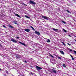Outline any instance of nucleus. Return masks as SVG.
<instances>
[{"label": "nucleus", "mask_w": 76, "mask_h": 76, "mask_svg": "<svg viewBox=\"0 0 76 76\" xmlns=\"http://www.w3.org/2000/svg\"><path fill=\"white\" fill-rule=\"evenodd\" d=\"M42 18H43V19H46V20H50V18H48V17H47L46 16H44L42 15Z\"/></svg>", "instance_id": "obj_1"}, {"label": "nucleus", "mask_w": 76, "mask_h": 76, "mask_svg": "<svg viewBox=\"0 0 76 76\" xmlns=\"http://www.w3.org/2000/svg\"><path fill=\"white\" fill-rule=\"evenodd\" d=\"M15 57L17 59H19V58H20V56L19 55H18V54H16Z\"/></svg>", "instance_id": "obj_2"}, {"label": "nucleus", "mask_w": 76, "mask_h": 76, "mask_svg": "<svg viewBox=\"0 0 76 76\" xmlns=\"http://www.w3.org/2000/svg\"><path fill=\"white\" fill-rule=\"evenodd\" d=\"M36 69H37V70L42 69V68L41 67H39V66H38L36 65Z\"/></svg>", "instance_id": "obj_3"}, {"label": "nucleus", "mask_w": 76, "mask_h": 76, "mask_svg": "<svg viewBox=\"0 0 76 76\" xmlns=\"http://www.w3.org/2000/svg\"><path fill=\"white\" fill-rule=\"evenodd\" d=\"M29 2L30 4H36V3L35 2L32 1H30Z\"/></svg>", "instance_id": "obj_4"}, {"label": "nucleus", "mask_w": 76, "mask_h": 76, "mask_svg": "<svg viewBox=\"0 0 76 76\" xmlns=\"http://www.w3.org/2000/svg\"><path fill=\"white\" fill-rule=\"evenodd\" d=\"M11 41H12V42H15V43H16V42H17V41L13 39H11Z\"/></svg>", "instance_id": "obj_5"}, {"label": "nucleus", "mask_w": 76, "mask_h": 76, "mask_svg": "<svg viewBox=\"0 0 76 76\" xmlns=\"http://www.w3.org/2000/svg\"><path fill=\"white\" fill-rule=\"evenodd\" d=\"M34 33L36 34H37V35H40V33L38 31H35L34 32Z\"/></svg>", "instance_id": "obj_6"}, {"label": "nucleus", "mask_w": 76, "mask_h": 76, "mask_svg": "<svg viewBox=\"0 0 76 76\" xmlns=\"http://www.w3.org/2000/svg\"><path fill=\"white\" fill-rule=\"evenodd\" d=\"M24 31L26 32H29V31H30V29L28 28H26L25 29Z\"/></svg>", "instance_id": "obj_7"}, {"label": "nucleus", "mask_w": 76, "mask_h": 76, "mask_svg": "<svg viewBox=\"0 0 76 76\" xmlns=\"http://www.w3.org/2000/svg\"><path fill=\"white\" fill-rule=\"evenodd\" d=\"M19 43H20V44H22V45H24V46H25L26 45H25V44L24 43H22V42H19Z\"/></svg>", "instance_id": "obj_8"}, {"label": "nucleus", "mask_w": 76, "mask_h": 76, "mask_svg": "<svg viewBox=\"0 0 76 76\" xmlns=\"http://www.w3.org/2000/svg\"><path fill=\"white\" fill-rule=\"evenodd\" d=\"M52 72H53V73H57V71H56V70H55L52 69Z\"/></svg>", "instance_id": "obj_9"}, {"label": "nucleus", "mask_w": 76, "mask_h": 76, "mask_svg": "<svg viewBox=\"0 0 76 76\" xmlns=\"http://www.w3.org/2000/svg\"><path fill=\"white\" fill-rule=\"evenodd\" d=\"M15 15L16 16H17V17L20 18H21V17H20V15H19L18 14H15Z\"/></svg>", "instance_id": "obj_10"}, {"label": "nucleus", "mask_w": 76, "mask_h": 76, "mask_svg": "<svg viewBox=\"0 0 76 76\" xmlns=\"http://www.w3.org/2000/svg\"><path fill=\"white\" fill-rule=\"evenodd\" d=\"M13 23H14V24H16V25H18V24L17 23V21H13Z\"/></svg>", "instance_id": "obj_11"}, {"label": "nucleus", "mask_w": 76, "mask_h": 76, "mask_svg": "<svg viewBox=\"0 0 76 76\" xmlns=\"http://www.w3.org/2000/svg\"><path fill=\"white\" fill-rule=\"evenodd\" d=\"M30 28H32V30H33V31H35V29H34V28L33 27H32V26H30Z\"/></svg>", "instance_id": "obj_12"}, {"label": "nucleus", "mask_w": 76, "mask_h": 76, "mask_svg": "<svg viewBox=\"0 0 76 76\" xmlns=\"http://www.w3.org/2000/svg\"><path fill=\"white\" fill-rule=\"evenodd\" d=\"M60 53H61V54H62L64 55V52H63V51L61 50L60 51Z\"/></svg>", "instance_id": "obj_13"}, {"label": "nucleus", "mask_w": 76, "mask_h": 76, "mask_svg": "<svg viewBox=\"0 0 76 76\" xmlns=\"http://www.w3.org/2000/svg\"><path fill=\"white\" fill-rule=\"evenodd\" d=\"M53 31H58V29H56L54 28H53Z\"/></svg>", "instance_id": "obj_14"}, {"label": "nucleus", "mask_w": 76, "mask_h": 76, "mask_svg": "<svg viewBox=\"0 0 76 76\" xmlns=\"http://www.w3.org/2000/svg\"><path fill=\"white\" fill-rule=\"evenodd\" d=\"M71 57H72V60H75V59H74V58H73V56H72V55H70Z\"/></svg>", "instance_id": "obj_15"}, {"label": "nucleus", "mask_w": 76, "mask_h": 76, "mask_svg": "<svg viewBox=\"0 0 76 76\" xmlns=\"http://www.w3.org/2000/svg\"><path fill=\"white\" fill-rule=\"evenodd\" d=\"M23 63H27V61H26L24 60H23Z\"/></svg>", "instance_id": "obj_16"}, {"label": "nucleus", "mask_w": 76, "mask_h": 76, "mask_svg": "<svg viewBox=\"0 0 76 76\" xmlns=\"http://www.w3.org/2000/svg\"><path fill=\"white\" fill-rule=\"evenodd\" d=\"M61 43H62V44H63V45H64L65 46H66V44L64 43V42H61Z\"/></svg>", "instance_id": "obj_17"}, {"label": "nucleus", "mask_w": 76, "mask_h": 76, "mask_svg": "<svg viewBox=\"0 0 76 76\" xmlns=\"http://www.w3.org/2000/svg\"><path fill=\"white\" fill-rule=\"evenodd\" d=\"M9 28H13V27L12 26H11V25H10L9 26Z\"/></svg>", "instance_id": "obj_18"}, {"label": "nucleus", "mask_w": 76, "mask_h": 76, "mask_svg": "<svg viewBox=\"0 0 76 76\" xmlns=\"http://www.w3.org/2000/svg\"><path fill=\"white\" fill-rule=\"evenodd\" d=\"M62 66H63V67H66V65H65V64H63Z\"/></svg>", "instance_id": "obj_19"}, {"label": "nucleus", "mask_w": 76, "mask_h": 76, "mask_svg": "<svg viewBox=\"0 0 76 76\" xmlns=\"http://www.w3.org/2000/svg\"><path fill=\"white\" fill-rule=\"evenodd\" d=\"M25 17H26L27 18H28V19H29V18H30V17H28V16L27 15H26Z\"/></svg>", "instance_id": "obj_20"}, {"label": "nucleus", "mask_w": 76, "mask_h": 76, "mask_svg": "<svg viewBox=\"0 0 76 76\" xmlns=\"http://www.w3.org/2000/svg\"><path fill=\"white\" fill-rule=\"evenodd\" d=\"M47 42H51V41H50V39H48Z\"/></svg>", "instance_id": "obj_21"}, {"label": "nucleus", "mask_w": 76, "mask_h": 76, "mask_svg": "<svg viewBox=\"0 0 76 76\" xmlns=\"http://www.w3.org/2000/svg\"><path fill=\"white\" fill-rule=\"evenodd\" d=\"M63 30L64 31V32H67V31H66V30H65L64 28L63 29Z\"/></svg>", "instance_id": "obj_22"}, {"label": "nucleus", "mask_w": 76, "mask_h": 76, "mask_svg": "<svg viewBox=\"0 0 76 76\" xmlns=\"http://www.w3.org/2000/svg\"><path fill=\"white\" fill-rule=\"evenodd\" d=\"M49 54L50 55V56H51V57H52L54 58V56H52L51 55V54Z\"/></svg>", "instance_id": "obj_23"}, {"label": "nucleus", "mask_w": 76, "mask_h": 76, "mask_svg": "<svg viewBox=\"0 0 76 76\" xmlns=\"http://www.w3.org/2000/svg\"><path fill=\"white\" fill-rule=\"evenodd\" d=\"M62 22L63 23H64V24H66V22H65L64 21H62Z\"/></svg>", "instance_id": "obj_24"}, {"label": "nucleus", "mask_w": 76, "mask_h": 76, "mask_svg": "<svg viewBox=\"0 0 76 76\" xmlns=\"http://www.w3.org/2000/svg\"><path fill=\"white\" fill-rule=\"evenodd\" d=\"M3 27H4V28H7V27H6V26L5 25H3Z\"/></svg>", "instance_id": "obj_25"}, {"label": "nucleus", "mask_w": 76, "mask_h": 76, "mask_svg": "<svg viewBox=\"0 0 76 76\" xmlns=\"http://www.w3.org/2000/svg\"><path fill=\"white\" fill-rule=\"evenodd\" d=\"M66 12H67L68 13H70V11L68 10H66Z\"/></svg>", "instance_id": "obj_26"}, {"label": "nucleus", "mask_w": 76, "mask_h": 76, "mask_svg": "<svg viewBox=\"0 0 76 76\" xmlns=\"http://www.w3.org/2000/svg\"><path fill=\"white\" fill-rule=\"evenodd\" d=\"M58 59H60V60H61V58L60 57H58Z\"/></svg>", "instance_id": "obj_27"}, {"label": "nucleus", "mask_w": 76, "mask_h": 76, "mask_svg": "<svg viewBox=\"0 0 76 76\" xmlns=\"http://www.w3.org/2000/svg\"><path fill=\"white\" fill-rule=\"evenodd\" d=\"M6 73H7V74H8L9 73V72H8V71L7 70L6 71Z\"/></svg>", "instance_id": "obj_28"}, {"label": "nucleus", "mask_w": 76, "mask_h": 76, "mask_svg": "<svg viewBox=\"0 0 76 76\" xmlns=\"http://www.w3.org/2000/svg\"><path fill=\"white\" fill-rule=\"evenodd\" d=\"M23 4H24V5H25V6H27V5H26L25 4V3H23Z\"/></svg>", "instance_id": "obj_29"}, {"label": "nucleus", "mask_w": 76, "mask_h": 76, "mask_svg": "<svg viewBox=\"0 0 76 76\" xmlns=\"http://www.w3.org/2000/svg\"><path fill=\"white\" fill-rule=\"evenodd\" d=\"M74 53H75V54H76V51L75 50H74Z\"/></svg>", "instance_id": "obj_30"}, {"label": "nucleus", "mask_w": 76, "mask_h": 76, "mask_svg": "<svg viewBox=\"0 0 76 76\" xmlns=\"http://www.w3.org/2000/svg\"><path fill=\"white\" fill-rule=\"evenodd\" d=\"M31 74L32 75H34V74L32 72H31Z\"/></svg>", "instance_id": "obj_31"}, {"label": "nucleus", "mask_w": 76, "mask_h": 76, "mask_svg": "<svg viewBox=\"0 0 76 76\" xmlns=\"http://www.w3.org/2000/svg\"><path fill=\"white\" fill-rule=\"evenodd\" d=\"M67 44H68V45H69V46H70V45H71L69 44V43H67Z\"/></svg>", "instance_id": "obj_32"}, {"label": "nucleus", "mask_w": 76, "mask_h": 76, "mask_svg": "<svg viewBox=\"0 0 76 76\" xmlns=\"http://www.w3.org/2000/svg\"><path fill=\"white\" fill-rule=\"evenodd\" d=\"M16 38H17V39H19V37H17Z\"/></svg>", "instance_id": "obj_33"}, {"label": "nucleus", "mask_w": 76, "mask_h": 76, "mask_svg": "<svg viewBox=\"0 0 76 76\" xmlns=\"http://www.w3.org/2000/svg\"><path fill=\"white\" fill-rule=\"evenodd\" d=\"M69 50L70 51H72V50L71 49H70Z\"/></svg>", "instance_id": "obj_34"}, {"label": "nucleus", "mask_w": 76, "mask_h": 76, "mask_svg": "<svg viewBox=\"0 0 76 76\" xmlns=\"http://www.w3.org/2000/svg\"><path fill=\"white\" fill-rule=\"evenodd\" d=\"M47 58H48V56H47Z\"/></svg>", "instance_id": "obj_35"}, {"label": "nucleus", "mask_w": 76, "mask_h": 76, "mask_svg": "<svg viewBox=\"0 0 76 76\" xmlns=\"http://www.w3.org/2000/svg\"><path fill=\"white\" fill-rule=\"evenodd\" d=\"M0 47H1V45L0 44Z\"/></svg>", "instance_id": "obj_36"}, {"label": "nucleus", "mask_w": 76, "mask_h": 76, "mask_svg": "<svg viewBox=\"0 0 76 76\" xmlns=\"http://www.w3.org/2000/svg\"><path fill=\"white\" fill-rule=\"evenodd\" d=\"M0 70H1V68H0Z\"/></svg>", "instance_id": "obj_37"}, {"label": "nucleus", "mask_w": 76, "mask_h": 76, "mask_svg": "<svg viewBox=\"0 0 76 76\" xmlns=\"http://www.w3.org/2000/svg\"><path fill=\"white\" fill-rule=\"evenodd\" d=\"M75 38H76V36H75Z\"/></svg>", "instance_id": "obj_38"}, {"label": "nucleus", "mask_w": 76, "mask_h": 76, "mask_svg": "<svg viewBox=\"0 0 76 76\" xmlns=\"http://www.w3.org/2000/svg\"><path fill=\"white\" fill-rule=\"evenodd\" d=\"M22 76H25L24 75H22Z\"/></svg>", "instance_id": "obj_39"}, {"label": "nucleus", "mask_w": 76, "mask_h": 76, "mask_svg": "<svg viewBox=\"0 0 76 76\" xmlns=\"http://www.w3.org/2000/svg\"><path fill=\"white\" fill-rule=\"evenodd\" d=\"M14 14H15V12H14Z\"/></svg>", "instance_id": "obj_40"}, {"label": "nucleus", "mask_w": 76, "mask_h": 76, "mask_svg": "<svg viewBox=\"0 0 76 76\" xmlns=\"http://www.w3.org/2000/svg\"><path fill=\"white\" fill-rule=\"evenodd\" d=\"M52 72H51V73H52Z\"/></svg>", "instance_id": "obj_41"}]
</instances>
